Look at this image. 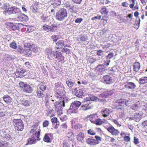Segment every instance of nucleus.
I'll return each instance as SVG.
<instances>
[{
    "mask_svg": "<svg viewBox=\"0 0 147 147\" xmlns=\"http://www.w3.org/2000/svg\"><path fill=\"white\" fill-rule=\"evenodd\" d=\"M129 105V101L124 98L117 100L115 102L113 106L117 110H121Z\"/></svg>",
    "mask_w": 147,
    "mask_h": 147,
    "instance_id": "1",
    "label": "nucleus"
},
{
    "mask_svg": "<svg viewBox=\"0 0 147 147\" xmlns=\"http://www.w3.org/2000/svg\"><path fill=\"white\" fill-rule=\"evenodd\" d=\"M67 16V13L66 9L61 8L57 12L56 19L58 20L61 21L64 20Z\"/></svg>",
    "mask_w": 147,
    "mask_h": 147,
    "instance_id": "2",
    "label": "nucleus"
},
{
    "mask_svg": "<svg viewBox=\"0 0 147 147\" xmlns=\"http://www.w3.org/2000/svg\"><path fill=\"white\" fill-rule=\"evenodd\" d=\"M12 124L14 128L18 131H21L23 130L24 124L22 120L20 119H14L12 120Z\"/></svg>",
    "mask_w": 147,
    "mask_h": 147,
    "instance_id": "3",
    "label": "nucleus"
},
{
    "mask_svg": "<svg viewBox=\"0 0 147 147\" xmlns=\"http://www.w3.org/2000/svg\"><path fill=\"white\" fill-rule=\"evenodd\" d=\"M81 102L78 101H75L71 103L69 111L71 113H76L79 107L81 105Z\"/></svg>",
    "mask_w": 147,
    "mask_h": 147,
    "instance_id": "4",
    "label": "nucleus"
},
{
    "mask_svg": "<svg viewBox=\"0 0 147 147\" xmlns=\"http://www.w3.org/2000/svg\"><path fill=\"white\" fill-rule=\"evenodd\" d=\"M93 107L92 103L90 101H87L84 102V104L81 106V108L82 110L85 111L92 109Z\"/></svg>",
    "mask_w": 147,
    "mask_h": 147,
    "instance_id": "5",
    "label": "nucleus"
},
{
    "mask_svg": "<svg viewBox=\"0 0 147 147\" xmlns=\"http://www.w3.org/2000/svg\"><path fill=\"white\" fill-rule=\"evenodd\" d=\"M136 84L134 83L127 82L124 83V87L123 89H126L131 90H134L136 87Z\"/></svg>",
    "mask_w": 147,
    "mask_h": 147,
    "instance_id": "6",
    "label": "nucleus"
},
{
    "mask_svg": "<svg viewBox=\"0 0 147 147\" xmlns=\"http://www.w3.org/2000/svg\"><path fill=\"white\" fill-rule=\"evenodd\" d=\"M104 82L107 84H110L114 82L113 78L109 75L104 76L103 77Z\"/></svg>",
    "mask_w": 147,
    "mask_h": 147,
    "instance_id": "7",
    "label": "nucleus"
},
{
    "mask_svg": "<svg viewBox=\"0 0 147 147\" xmlns=\"http://www.w3.org/2000/svg\"><path fill=\"white\" fill-rule=\"evenodd\" d=\"M65 93L63 90H57L55 91V96L57 98L58 100H60L62 98H63L64 94Z\"/></svg>",
    "mask_w": 147,
    "mask_h": 147,
    "instance_id": "8",
    "label": "nucleus"
},
{
    "mask_svg": "<svg viewBox=\"0 0 147 147\" xmlns=\"http://www.w3.org/2000/svg\"><path fill=\"white\" fill-rule=\"evenodd\" d=\"M53 138V134L51 133L46 134L43 138V140L46 142H51Z\"/></svg>",
    "mask_w": 147,
    "mask_h": 147,
    "instance_id": "9",
    "label": "nucleus"
},
{
    "mask_svg": "<svg viewBox=\"0 0 147 147\" xmlns=\"http://www.w3.org/2000/svg\"><path fill=\"white\" fill-rule=\"evenodd\" d=\"M66 99L65 98H63L62 101H57L55 104V106L56 109H60L65 106V100Z\"/></svg>",
    "mask_w": 147,
    "mask_h": 147,
    "instance_id": "10",
    "label": "nucleus"
},
{
    "mask_svg": "<svg viewBox=\"0 0 147 147\" xmlns=\"http://www.w3.org/2000/svg\"><path fill=\"white\" fill-rule=\"evenodd\" d=\"M56 54L55 58L57 59L58 61V62L63 63L65 57L63 55L62 53L61 52H59L57 51Z\"/></svg>",
    "mask_w": 147,
    "mask_h": 147,
    "instance_id": "11",
    "label": "nucleus"
},
{
    "mask_svg": "<svg viewBox=\"0 0 147 147\" xmlns=\"http://www.w3.org/2000/svg\"><path fill=\"white\" fill-rule=\"evenodd\" d=\"M47 57L49 59L52 60L55 58L57 51H52L51 49H48L47 50Z\"/></svg>",
    "mask_w": 147,
    "mask_h": 147,
    "instance_id": "12",
    "label": "nucleus"
},
{
    "mask_svg": "<svg viewBox=\"0 0 147 147\" xmlns=\"http://www.w3.org/2000/svg\"><path fill=\"white\" fill-rule=\"evenodd\" d=\"M108 132L111 135L116 136H118L120 133L119 131L115 129L113 126L110 128Z\"/></svg>",
    "mask_w": 147,
    "mask_h": 147,
    "instance_id": "13",
    "label": "nucleus"
},
{
    "mask_svg": "<svg viewBox=\"0 0 147 147\" xmlns=\"http://www.w3.org/2000/svg\"><path fill=\"white\" fill-rule=\"evenodd\" d=\"M86 142L87 144L91 145L94 146L98 144V142L93 138H89L87 139L86 140Z\"/></svg>",
    "mask_w": 147,
    "mask_h": 147,
    "instance_id": "14",
    "label": "nucleus"
},
{
    "mask_svg": "<svg viewBox=\"0 0 147 147\" xmlns=\"http://www.w3.org/2000/svg\"><path fill=\"white\" fill-rule=\"evenodd\" d=\"M85 138L84 134L82 132H80L77 135L76 137L77 140L83 143L84 142V139Z\"/></svg>",
    "mask_w": 147,
    "mask_h": 147,
    "instance_id": "15",
    "label": "nucleus"
},
{
    "mask_svg": "<svg viewBox=\"0 0 147 147\" xmlns=\"http://www.w3.org/2000/svg\"><path fill=\"white\" fill-rule=\"evenodd\" d=\"M56 44L58 47H56L55 48V49L56 50L59 49L60 47L61 49L62 47L64 46L65 41L63 40H59L56 42Z\"/></svg>",
    "mask_w": 147,
    "mask_h": 147,
    "instance_id": "16",
    "label": "nucleus"
},
{
    "mask_svg": "<svg viewBox=\"0 0 147 147\" xmlns=\"http://www.w3.org/2000/svg\"><path fill=\"white\" fill-rule=\"evenodd\" d=\"M32 128L30 131V133L32 134V136L37 137V125L35 124L32 127Z\"/></svg>",
    "mask_w": 147,
    "mask_h": 147,
    "instance_id": "17",
    "label": "nucleus"
},
{
    "mask_svg": "<svg viewBox=\"0 0 147 147\" xmlns=\"http://www.w3.org/2000/svg\"><path fill=\"white\" fill-rule=\"evenodd\" d=\"M20 101L21 105L24 106H29L31 104V102L30 101L24 99H22Z\"/></svg>",
    "mask_w": 147,
    "mask_h": 147,
    "instance_id": "18",
    "label": "nucleus"
},
{
    "mask_svg": "<svg viewBox=\"0 0 147 147\" xmlns=\"http://www.w3.org/2000/svg\"><path fill=\"white\" fill-rule=\"evenodd\" d=\"M140 65L138 62H135L133 64V70L135 72H138L140 69Z\"/></svg>",
    "mask_w": 147,
    "mask_h": 147,
    "instance_id": "19",
    "label": "nucleus"
},
{
    "mask_svg": "<svg viewBox=\"0 0 147 147\" xmlns=\"http://www.w3.org/2000/svg\"><path fill=\"white\" fill-rule=\"evenodd\" d=\"M24 53L26 57H30L32 53V51L29 47H26L24 49Z\"/></svg>",
    "mask_w": 147,
    "mask_h": 147,
    "instance_id": "20",
    "label": "nucleus"
},
{
    "mask_svg": "<svg viewBox=\"0 0 147 147\" xmlns=\"http://www.w3.org/2000/svg\"><path fill=\"white\" fill-rule=\"evenodd\" d=\"M17 18L18 19V20H20L21 21L27 22L28 20V17L26 15L24 14H21V13L18 16Z\"/></svg>",
    "mask_w": 147,
    "mask_h": 147,
    "instance_id": "21",
    "label": "nucleus"
},
{
    "mask_svg": "<svg viewBox=\"0 0 147 147\" xmlns=\"http://www.w3.org/2000/svg\"><path fill=\"white\" fill-rule=\"evenodd\" d=\"M3 98L4 101L7 104H9L12 102L11 98L8 95H4Z\"/></svg>",
    "mask_w": 147,
    "mask_h": 147,
    "instance_id": "22",
    "label": "nucleus"
},
{
    "mask_svg": "<svg viewBox=\"0 0 147 147\" xmlns=\"http://www.w3.org/2000/svg\"><path fill=\"white\" fill-rule=\"evenodd\" d=\"M75 95L78 97L80 98L83 95V92L82 89H78V90L76 88L75 89Z\"/></svg>",
    "mask_w": 147,
    "mask_h": 147,
    "instance_id": "23",
    "label": "nucleus"
},
{
    "mask_svg": "<svg viewBox=\"0 0 147 147\" xmlns=\"http://www.w3.org/2000/svg\"><path fill=\"white\" fill-rule=\"evenodd\" d=\"M101 113L102 116L105 117H107L109 114L110 113V110L107 108L105 109L104 110H102Z\"/></svg>",
    "mask_w": 147,
    "mask_h": 147,
    "instance_id": "24",
    "label": "nucleus"
},
{
    "mask_svg": "<svg viewBox=\"0 0 147 147\" xmlns=\"http://www.w3.org/2000/svg\"><path fill=\"white\" fill-rule=\"evenodd\" d=\"M104 65H100L96 67L95 70L98 72H102L105 70Z\"/></svg>",
    "mask_w": 147,
    "mask_h": 147,
    "instance_id": "25",
    "label": "nucleus"
},
{
    "mask_svg": "<svg viewBox=\"0 0 147 147\" xmlns=\"http://www.w3.org/2000/svg\"><path fill=\"white\" fill-rule=\"evenodd\" d=\"M23 91L25 92L30 93L32 92V89L30 85L26 84L23 89Z\"/></svg>",
    "mask_w": 147,
    "mask_h": 147,
    "instance_id": "26",
    "label": "nucleus"
},
{
    "mask_svg": "<svg viewBox=\"0 0 147 147\" xmlns=\"http://www.w3.org/2000/svg\"><path fill=\"white\" fill-rule=\"evenodd\" d=\"M26 71L25 69H21L20 71H19L16 73V74L18 75V77L19 78H22L25 76L24 74L26 72Z\"/></svg>",
    "mask_w": 147,
    "mask_h": 147,
    "instance_id": "27",
    "label": "nucleus"
},
{
    "mask_svg": "<svg viewBox=\"0 0 147 147\" xmlns=\"http://www.w3.org/2000/svg\"><path fill=\"white\" fill-rule=\"evenodd\" d=\"M61 0H53L52 1V5L55 8L59 5L61 3Z\"/></svg>",
    "mask_w": 147,
    "mask_h": 147,
    "instance_id": "28",
    "label": "nucleus"
},
{
    "mask_svg": "<svg viewBox=\"0 0 147 147\" xmlns=\"http://www.w3.org/2000/svg\"><path fill=\"white\" fill-rule=\"evenodd\" d=\"M36 137L32 136V137L29 138L28 139V144H34L36 143Z\"/></svg>",
    "mask_w": 147,
    "mask_h": 147,
    "instance_id": "29",
    "label": "nucleus"
},
{
    "mask_svg": "<svg viewBox=\"0 0 147 147\" xmlns=\"http://www.w3.org/2000/svg\"><path fill=\"white\" fill-rule=\"evenodd\" d=\"M100 12L102 14L107 15L109 11L107 9L105 6H103L100 10Z\"/></svg>",
    "mask_w": 147,
    "mask_h": 147,
    "instance_id": "30",
    "label": "nucleus"
},
{
    "mask_svg": "<svg viewBox=\"0 0 147 147\" xmlns=\"http://www.w3.org/2000/svg\"><path fill=\"white\" fill-rule=\"evenodd\" d=\"M66 84L70 88H72L74 85V82L70 79L66 81Z\"/></svg>",
    "mask_w": 147,
    "mask_h": 147,
    "instance_id": "31",
    "label": "nucleus"
},
{
    "mask_svg": "<svg viewBox=\"0 0 147 147\" xmlns=\"http://www.w3.org/2000/svg\"><path fill=\"white\" fill-rule=\"evenodd\" d=\"M67 136L70 140H72L74 138V136L73 132L71 131H70L67 134Z\"/></svg>",
    "mask_w": 147,
    "mask_h": 147,
    "instance_id": "32",
    "label": "nucleus"
},
{
    "mask_svg": "<svg viewBox=\"0 0 147 147\" xmlns=\"http://www.w3.org/2000/svg\"><path fill=\"white\" fill-rule=\"evenodd\" d=\"M140 83L144 84L147 83V77H142L139 79Z\"/></svg>",
    "mask_w": 147,
    "mask_h": 147,
    "instance_id": "33",
    "label": "nucleus"
},
{
    "mask_svg": "<svg viewBox=\"0 0 147 147\" xmlns=\"http://www.w3.org/2000/svg\"><path fill=\"white\" fill-rule=\"evenodd\" d=\"M98 117L96 115H90L89 116V120L90 122L94 123L96 120V119Z\"/></svg>",
    "mask_w": 147,
    "mask_h": 147,
    "instance_id": "34",
    "label": "nucleus"
},
{
    "mask_svg": "<svg viewBox=\"0 0 147 147\" xmlns=\"http://www.w3.org/2000/svg\"><path fill=\"white\" fill-rule=\"evenodd\" d=\"M61 36L60 35H54L51 36V38L53 42H57V40L60 39Z\"/></svg>",
    "mask_w": 147,
    "mask_h": 147,
    "instance_id": "35",
    "label": "nucleus"
},
{
    "mask_svg": "<svg viewBox=\"0 0 147 147\" xmlns=\"http://www.w3.org/2000/svg\"><path fill=\"white\" fill-rule=\"evenodd\" d=\"M113 125L109 123H105L103 125L104 127L108 131Z\"/></svg>",
    "mask_w": 147,
    "mask_h": 147,
    "instance_id": "36",
    "label": "nucleus"
},
{
    "mask_svg": "<svg viewBox=\"0 0 147 147\" xmlns=\"http://www.w3.org/2000/svg\"><path fill=\"white\" fill-rule=\"evenodd\" d=\"M60 112H61V114H59V115L60 116V119L62 121H65L66 120V119L67 117L65 115H62V112L61 111L59 110L58 111H57L58 113L59 112L60 113ZM59 115V114H58V115Z\"/></svg>",
    "mask_w": 147,
    "mask_h": 147,
    "instance_id": "37",
    "label": "nucleus"
},
{
    "mask_svg": "<svg viewBox=\"0 0 147 147\" xmlns=\"http://www.w3.org/2000/svg\"><path fill=\"white\" fill-rule=\"evenodd\" d=\"M63 87L61 86L59 84V83H56L55 84V91L57 90H63Z\"/></svg>",
    "mask_w": 147,
    "mask_h": 147,
    "instance_id": "38",
    "label": "nucleus"
},
{
    "mask_svg": "<svg viewBox=\"0 0 147 147\" xmlns=\"http://www.w3.org/2000/svg\"><path fill=\"white\" fill-rule=\"evenodd\" d=\"M102 123L103 122L102 120L100 118H98V117L93 123L96 124L97 125H100L102 124Z\"/></svg>",
    "mask_w": 147,
    "mask_h": 147,
    "instance_id": "39",
    "label": "nucleus"
},
{
    "mask_svg": "<svg viewBox=\"0 0 147 147\" xmlns=\"http://www.w3.org/2000/svg\"><path fill=\"white\" fill-rule=\"evenodd\" d=\"M69 10L72 12H74L77 9L75 5H69Z\"/></svg>",
    "mask_w": 147,
    "mask_h": 147,
    "instance_id": "40",
    "label": "nucleus"
},
{
    "mask_svg": "<svg viewBox=\"0 0 147 147\" xmlns=\"http://www.w3.org/2000/svg\"><path fill=\"white\" fill-rule=\"evenodd\" d=\"M13 7L9 8L5 11V13H7L9 14L13 13Z\"/></svg>",
    "mask_w": 147,
    "mask_h": 147,
    "instance_id": "41",
    "label": "nucleus"
},
{
    "mask_svg": "<svg viewBox=\"0 0 147 147\" xmlns=\"http://www.w3.org/2000/svg\"><path fill=\"white\" fill-rule=\"evenodd\" d=\"M42 28L45 31L48 32L50 31L51 26H49L46 24H44L42 26Z\"/></svg>",
    "mask_w": 147,
    "mask_h": 147,
    "instance_id": "42",
    "label": "nucleus"
},
{
    "mask_svg": "<svg viewBox=\"0 0 147 147\" xmlns=\"http://www.w3.org/2000/svg\"><path fill=\"white\" fill-rule=\"evenodd\" d=\"M46 85L43 83H41L40 84V89L42 91H45L46 89Z\"/></svg>",
    "mask_w": 147,
    "mask_h": 147,
    "instance_id": "43",
    "label": "nucleus"
},
{
    "mask_svg": "<svg viewBox=\"0 0 147 147\" xmlns=\"http://www.w3.org/2000/svg\"><path fill=\"white\" fill-rule=\"evenodd\" d=\"M0 135L3 138H5L7 136V134L4 130H0Z\"/></svg>",
    "mask_w": 147,
    "mask_h": 147,
    "instance_id": "44",
    "label": "nucleus"
},
{
    "mask_svg": "<svg viewBox=\"0 0 147 147\" xmlns=\"http://www.w3.org/2000/svg\"><path fill=\"white\" fill-rule=\"evenodd\" d=\"M87 133L88 134L92 136L96 134V131L92 129H90L88 130Z\"/></svg>",
    "mask_w": 147,
    "mask_h": 147,
    "instance_id": "45",
    "label": "nucleus"
},
{
    "mask_svg": "<svg viewBox=\"0 0 147 147\" xmlns=\"http://www.w3.org/2000/svg\"><path fill=\"white\" fill-rule=\"evenodd\" d=\"M30 9L32 12L34 13H36L37 11V5H34L30 7Z\"/></svg>",
    "mask_w": 147,
    "mask_h": 147,
    "instance_id": "46",
    "label": "nucleus"
},
{
    "mask_svg": "<svg viewBox=\"0 0 147 147\" xmlns=\"http://www.w3.org/2000/svg\"><path fill=\"white\" fill-rule=\"evenodd\" d=\"M24 49L22 47L19 46L17 49V52L20 53H24Z\"/></svg>",
    "mask_w": 147,
    "mask_h": 147,
    "instance_id": "47",
    "label": "nucleus"
},
{
    "mask_svg": "<svg viewBox=\"0 0 147 147\" xmlns=\"http://www.w3.org/2000/svg\"><path fill=\"white\" fill-rule=\"evenodd\" d=\"M63 147H70V145L68 142L65 141L63 142Z\"/></svg>",
    "mask_w": 147,
    "mask_h": 147,
    "instance_id": "48",
    "label": "nucleus"
},
{
    "mask_svg": "<svg viewBox=\"0 0 147 147\" xmlns=\"http://www.w3.org/2000/svg\"><path fill=\"white\" fill-rule=\"evenodd\" d=\"M99 97L102 98H106L108 97L106 91H105L102 93L100 94L99 95Z\"/></svg>",
    "mask_w": 147,
    "mask_h": 147,
    "instance_id": "49",
    "label": "nucleus"
},
{
    "mask_svg": "<svg viewBox=\"0 0 147 147\" xmlns=\"http://www.w3.org/2000/svg\"><path fill=\"white\" fill-rule=\"evenodd\" d=\"M26 85V84H25L22 82H20L19 83V86L23 90Z\"/></svg>",
    "mask_w": 147,
    "mask_h": 147,
    "instance_id": "50",
    "label": "nucleus"
},
{
    "mask_svg": "<svg viewBox=\"0 0 147 147\" xmlns=\"http://www.w3.org/2000/svg\"><path fill=\"white\" fill-rule=\"evenodd\" d=\"M140 19H139V20L135 22V24L134 25V27L135 28H138L139 27L140 23Z\"/></svg>",
    "mask_w": 147,
    "mask_h": 147,
    "instance_id": "51",
    "label": "nucleus"
},
{
    "mask_svg": "<svg viewBox=\"0 0 147 147\" xmlns=\"http://www.w3.org/2000/svg\"><path fill=\"white\" fill-rule=\"evenodd\" d=\"M4 109H0V117H2L4 116L6 114V112L3 111Z\"/></svg>",
    "mask_w": 147,
    "mask_h": 147,
    "instance_id": "52",
    "label": "nucleus"
},
{
    "mask_svg": "<svg viewBox=\"0 0 147 147\" xmlns=\"http://www.w3.org/2000/svg\"><path fill=\"white\" fill-rule=\"evenodd\" d=\"M10 47L13 49H16L17 47V44L14 42H12L10 44Z\"/></svg>",
    "mask_w": 147,
    "mask_h": 147,
    "instance_id": "53",
    "label": "nucleus"
},
{
    "mask_svg": "<svg viewBox=\"0 0 147 147\" xmlns=\"http://www.w3.org/2000/svg\"><path fill=\"white\" fill-rule=\"evenodd\" d=\"M57 28L58 27L56 26H54L52 27L51 26L50 31L52 32H55L57 30Z\"/></svg>",
    "mask_w": 147,
    "mask_h": 147,
    "instance_id": "54",
    "label": "nucleus"
},
{
    "mask_svg": "<svg viewBox=\"0 0 147 147\" xmlns=\"http://www.w3.org/2000/svg\"><path fill=\"white\" fill-rule=\"evenodd\" d=\"M70 51L69 49L65 47L63 48L61 50L62 52L66 53V54H69L70 53Z\"/></svg>",
    "mask_w": 147,
    "mask_h": 147,
    "instance_id": "55",
    "label": "nucleus"
},
{
    "mask_svg": "<svg viewBox=\"0 0 147 147\" xmlns=\"http://www.w3.org/2000/svg\"><path fill=\"white\" fill-rule=\"evenodd\" d=\"M106 92L107 93V94L108 97L111 96L114 93V92L113 90H112L106 91Z\"/></svg>",
    "mask_w": 147,
    "mask_h": 147,
    "instance_id": "56",
    "label": "nucleus"
},
{
    "mask_svg": "<svg viewBox=\"0 0 147 147\" xmlns=\"http://www.w3.org/2000/svg\"><path fill=\"white\" fill-rule=\"evenodd\" d=\"M53 111H54L53 110H50L48 111L47 113V115L49 116L50 117H52L54 116L55 115L54 114L52 113Z\"/></svg>",
    "mask_w": 147,
    "mask_h": 147,
    "instance_id": "57",
    "label": "nucleus"
},
{
    "mask_svg": "<svg viewBox=\"0 0 147 147\" xmlns=\"http://www.w3.org/2000/svg\"><path fill=\"white\" fill-rule=\"evenodd\" d=\"M114 53L112 52H110L108 54V55L106 56L105 58L106 59H110L113 57Z\"/></svg>",
    "mask_w": 147,
    "mask_h": 147,
    "instance_id": "58",
    "label": "nucleus"
},
{
    "mask_svg": "<svg viewBox=\"0 0 147 147\" xmlns=\"http://www.w3.org/2000/svg\"><path fill=\"white\" fill-rule=\"evenodd\" d=\"M13 14H18L19 15L21 13L18 8L13 7Z\"/></svg>",
    "mask_w": 147,
    "mask_h": 147,
    "instance_id": "59",
    "label": "nucleus"
},
{
    "mask_svg": "<svg viewBox=\"0 0 147 147\" xmlns=\"http://www.w3.org/2000/svg\"><path fill=\"white\" fill-rule=\"evenodd\" d=\"M141 117L139 114L136 113L134 115V118L136 121H139Z\"/></svg>",
    "mask_w": 147,
    "mask_h": 147,
    "instance_id": "60",
    "label": "nucleus"
},
{
    "mask_svg": "<svg viewBox=\"0 0 147 147\" xmlns=\"http://www.w3.org/2000/svg\"><path fill=\"white\" fill-rule=\"evenodd\" d=\"M130 138L129 136H125L124 137L123 140L126 142H129L130 140Z\"/></svg>",
    "mask_w": 147,
    "mask_h": 147,
    "instance_id": "61",
    "label": "nucleus"
},
{
    "mask_svg": "<svg viewBox=\"0 0 147 147\" xmlns=\"http://www.w3.org/2000/svg\"><path fill=\"white\" fill-rule=\"evenodd\" d=\"M138 105L137 104L133 105L131 107V108L133 110H137L138 108Z\"/></svg>",
    "mask_w": 147,
    "mask_h": 147,
    "instance_id": "62",
    "label": "nucleus"
},
{
    "mask_svg": "<svg viewBox=\"0 0 147 147\" xmlns=\"http://www.w3.org/2000/svg\"><path fill=\"white\" fill-rule=\"evenodd\" d=\"M57 119L56 117H53L51 119V121L53 123L55 124L57 123Z\"/></svg>",
    "mask_w": 147,
    "mask_h": 147,
    "instance_id": "63",
    "label": "nucleus"
},
{
    "mask_svg": "<svg viewBox=\"0 0 147 147\" xmlns=\"http://www.w3.org/2000/svg\"><path fill=\"white\" fill-rule=\"evenodd\" d=\"M49 125V122L48 121L45 120L43 123V127H46L48 126Z\"/></svg>",
    "mask_w": 147,
    "mask_h": 147,
    "instance_id": "64",
    "label": "nucleus"
}]
</instances>
